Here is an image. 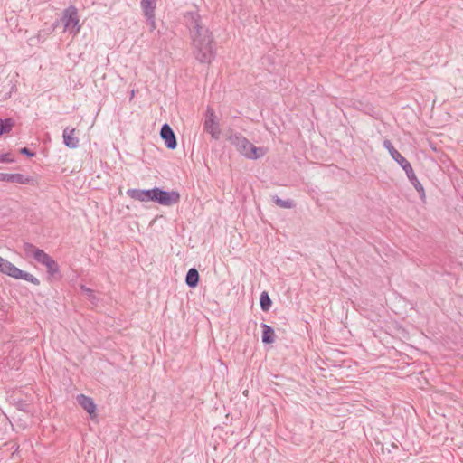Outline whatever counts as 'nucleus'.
<instances>
[{"mask_svg": "<svg viewBox=\"0 0 463 463\" xmlns=\"http://www.w3.org/2000/svg\"><path fill=\"white\" fill-rule=\"evenodd\" d=\"M24 252L27 256L33 257L38 262L44 265L52 257L43 250L36 248L34 245L26 243L24 246Z\"/></svg>", "mask_w": 463, "mask_h": 463, "instance_id": "6e6552de", "label": "nucleus"}, {"mask_svg": "<svg viewBox=\"0 0 463 463\" xmlns=\"http://www.w3.org/2000/svg\"><path fill=\"white\" fill-rule=\"evenodd\" d=\"M262 327V342L265 344H271L275 340L274 330L268 325L263 324Z\"/></svg>", "mask_w": 463, "mask_h": 463, "instance_id": "4468645a", "label": "nucleus"}, {"mask_svg": "<svg viewBox=\"0 0 463 463\" xmlns=\"http://www.w3.org/2000/svg\"><path fill=\"white\" fill-rule=\"evenodd\" d=\"M156 193V188L149 190H139V189H129L127 191V194L131 198L138 202L146 203L154 202Z\"/></svg>", "mask_w": 463, "mask_h": 463, "instance_id": "0eeeda50", "label": "nucleus"}, {"mask_svg": "<svg viewBox=\"0 0 463 463\" xmlns=\"http://www.w3.org/2000/svg\"><path fill=\"white\" fill-rule=\"evenodd\" d=\"M203 129L214 139H218L221 135V128L218 118L213 109H208L205 114Z\"/></svg>", "mask_w": 463, "mask_h": 463, "instance_id": "39448f33", "label": "nucleus"}, {"mask_svg": "<svg viewBox=\"0 0 463 463\" xmlns=\"http://www.w3.org/2000/svg\"><path fill=\"white\" fill-rule=\"evenodd\" d=\"M12 183L21 184H34L36 181L28 175H24L22 174H13Z\"/></svg>", "mask_w": 463, "mask_h": 463, "instance_id": "2eb2a0df", "label": "nucleus"}, {"mask_svg": "<svg viewBox=\"0 0 463 463\" xmlns=\"http://www.w3.org/2000/svg\"><path fill=\"white\" fill-rule=\"evenodd\" d=\"M237 149L241 154L250 159H258L266 154V149L257 147L244 137L237 138Z\"/></svg>", "mask_w": 463, "mask_h": 463, "instance_id": "7ed1b4c3", "label": "nucleus"}, {"mask_svg": "<svg viewBox=\"0 0 463 463\" xmlns=\"http://www.w3.org/2000/svg\"><path fill=\"white\" fill-rule=\"evenodd\" d=\"M400 165L403 168V170L406 172V174L408 175V176H410L411 175H413L412 167H411V164H410L406 159H404V160L400 164Z\"/></svg>", "mask_w": 463, "mask_h": 463, "instance_id": "aec40b11", "label": "nucleus"}, {"mask_svg": "<svg viewBox=\"0 0 463 463\" xmlns=\"http://www.w3.org/2000/svg\"><path fill=\"white\" fill-rule=\"evenodd\" d=\"M190 33L196 59L201 62L209 63L214 56L213 36L198 14L193 15Z\"/></svg>", "mask_w": 463, "mask_h": 463, "instance_id": "f257e3e1", "label": "nucleus"}, {"mask_svg": "<svg viewBox=\"0 0 463 463\" xmlns=\"http://www.w3.org/2000/svg\"><path fill=\"white\" fill-rule=\"evenodd\" d=\"M384 147L389 151L391 156L400 165L405 158L392 146L390 140L383 142Z\"/></svg>", "mask_w": 463, "mask_h": 463, "instance_id": "ddd939ff", "label": "nucleus"}, {"mask_svg": "<svg viewBox=\"0 0 463 463\" xmlns=\"http://www.w3.org/2000/svg\"><path fill=\"white\" fill-rule=\"evenodd\" d=\"M186 284L190 287H196L199 281V273L195 269H190L186 274Z\"/></svg>", "mask_w": 463, "mask_h": 463, "instance_id": "dca6fc26", "label": "nucleus"}, {"mask_svg": "<svg viewBox=\"0 0 463 463\" xmlns=\"http://www.w3.org/2000/svg\"><path fill=\"white\" fill-rule=\"evenodd\" d=\"M13 174L0 173V181L12 183Z\"/></svg>", "mask_w": 463, "mask_h": 463, "instance_id": "412c9836", "label": "nucleus"}, {"mask_svg": "<svg viewBox=\"0 0 463 463\" xmlns=\"http://www.w3.org/2000/svg\"><path fill=\"white\" fill-rule=\"evenodd\" d=\"M161 138L169 149H175L177 146L175 135L168 124H165L160 131Z\"/></svg>", "mask_w": 463, "mask_h": 463, "instance_id": "1a4fd4ad", "label": "nucleus"}, {"mask_svg": "<svg viewBox=\"0 0 463 463\" xmlns=\"http://www.w3.org/2000/svg\"><path fill=\"white\" fill-rule=\"evenodd\" d=\"M14 127V121L10 118L0 119V135L9 133Z\"/></svg>", "mask_w": 463, "mask_h": 463, "instance_id": "f3484780", "label": "nucleus"}, {"mask_svg": "<svg viewBox=\"0 0 463 463\" xmlns=\"http://www.w3.org/2000/svg\"><path fill=\"white\" fill-rule=\"evenodd\" d=\"M77 402L90 414V418H96V405L91 398L80 394L77 396Z\"/></svg>", "mask_w": 463, "mask_h": 463, "instance_id": "9b49d317", "label": "nucleus"}, {"mask_svg": "<svg viewBox=\"0 0 463 463\" xmlns=\"http://www.w3.org/2000/svg\"><path fill=\"white\" fill-rule=\"evenodd\" d=\"M0 273L5 274L15 279H24L33 285H40V280L33 275L23 271L13 263L0 256Z\"/></svg>", "mask_w": 463, "mask_h": 463, "instance_id": "f03ea898", "label": "nucleus"}, {"mask_svg": "<svg viewBox=\"0 0 463 463\" xmlns=\"http://www.w3.org/2000/svg\"><path fill=\"white\" fill-rule=\"evenodd\" d=\"M260 307L264 311H268L271 306V300L267 292H262L260 298Z\"/></svg>", "mask_w": 463, "mask_h": 463, "instance_id": "6ab92c4d", "label": "nucleus"}, {"mask_svg": "<svg viewBox=\"0 0 463 463\" xmlns=\"http://www.w3.org/2000/svg\"><path fill=\"white\" fill-rule=\"evenodd\" d=\"M61 20L64 24L65 31H69L70 33L73 35H76L80 32V19L78 11L74 6H71L64 10Z\"/></svg>", "mask_w": 463, "mask_h": 463, "instance_id": "20e7f679", "label": "nucleus"}, {"mask_svg": "<svg viewBox=\"0 0 463 463\" xmlns=\"http://www.w3.org/2000/svg\"><path fill=\"white\" fill-rule=\"evenodd\" d=\"M13 158L10 157L8 154L3 155L0 157V162H13Z\"/></svg>", "mask_w": 463, "mask_h": 463, "instance_id": "4be33fe9", "label": "nucleus"}, {"mask_svg": "<svg viewBox=\"0 0 463 463\" xmlns=\"http://www.w3.org/2000/svg\"><path fill=\"white\" fill-rule=\"evenodd\" d=\"M21 153L25 154V155H28V156H34V154H33V153H32V152H30V151H29V149H28V148H26V147L22 148V149H21Z\"/></svg>", "mask_w": 463, "mask_h": 463, "instance_id": "5701e85b", "label": "nucleus"}, {"mask_svg": "<svg viewBox=\"0 0 463 463\" xmlns=\"http://www.w3.org/2000/svg\"><path fill=\"white\" fill-rule=\"evenodd\" d=\"M44 266L47 269V272L52 276L55 275L59 271V266L52 258L49 259Z\"/></svg>", "mask_w": 463, "mask_h": 463, "instance_id": "a211bd4d", "label": "nucleus"}, {"mask_svg": "<svg viewBox=\"0 0 463 463\" xmlns=\"http://www.w3.org/2000/svg\"><path fill=\"white\" fill-rule=\"evenodd\" d=\"M75 128H65L63 132L64 143L68 147L76 148L78 146L79 139L75 137Z\"/></svg>", "mask_w": 463, "mask_h": 463, "instance_id": "f8f14e48", "label": "nucleus"}, {"mask_svg": "<svg viewBox=\"0 0 463 463\" xmlns=\"http://www.w3.org/2000/svg\"><path fill=\"white\" fill-rule=\"evenodd\" d=\"M180 200V194L178 192L172 191L166 192L159 188H156V193L154 202H156L165 206H170L178 203Z\"/></svg>", "mask_w": 463, "mask_h": 463, "instance_id": "423d86ee", "label": "nucleus"}, {"mask_svg": "<svg viewBox=\"0 0 463 463\" xmlns=\"http://www.w3.org/2000/svg\"><path fill=\"white\" fill-rule=\"evenodd\" d=\"M141 7L145 16L150 21L152 28H156L155 9L156 3L154 0H141Z\"/></svg>", "mask_w": 463, "mask_h": 463, "instance_id": "9d476101", "label": "nucleus"}]
</instances>
